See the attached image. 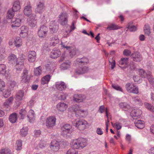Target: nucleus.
Segmentation results:
<instances>
[{
    "mask_svg": "<svg viewBox=\"0 0 154 154\" xmlns=\"http://www.w3.org/2000/svg\"><path fill=\"white\" fill-rule=\"evenodd\" d=\"M14 44L15 46L17 48L21 46L22 44L21 39L19 37L16 38L14 40Z\"/></svg>",
    "mask_w": 154,
    "mask_h": 154,
    "instance_id": "33",
    "label": "nucleus"
},
{
    "mask_svg": "<svg viewBox=\"0 0 154 154\" xmlns=\"http://www.w3.org/2000/svg\"><path fill=\"white\" fill-rule=\"evenodd\" d=\"M17 120V115L15 113L11 114L9 117V121L12 123H15Z\"/></svg>",
    "mask_w": 154,
    "mask_h": 154,
    "instance_id": "37",
    "label": "nucleus"
},
{
    "mask_svg": "<svg viewBox=\"0 0 154 154\" xmlns=\"http://www.w3.org/2000/svg\"><path fill=\"white\" fill-rule=\"evenodd\" d=\"M144 105L147 109L154 113V106L153 105L148 103H145Z\"/></svg>",
    "mask_w": 154,
    "mask_h": 154,
    "instance_id": "36",
    "label": "nucleus"
},
{
    "mask_svg": "<svg viewBox=\"0 0 154 154\" xmlns=\"http://www.w3.org/2000/svg\"><path fill=\"white\" fill-rule=\"evenodd\" d=\"M24 16L23 15H19L18 18H14L12 20L11 26L12 27H19L20 26V22L24 19Z\"/></svg>",
    "mask_w": 154,
    "mask_h": 154,
    "instance_id": "5",
    "label": "nucleus"
},
{
    "mask_svg": "<svg viewBox=\"0 0 154 154\" xmlns=\"http://www.w3.org/2000/svg\"><path fill=\"white\" fill-rule=\"evenodd\" d=\"M125 88L128 92L130 93L135 94L138 93V88L132 82L127 83L125 85Z\"/></svg>",
    "mask_w": 154,
    "mask_h": 154,
    "instance_id": "2",
    "label": "nucleus"
},
{
    "mask_svg": "<svg viewBox=\"0 0 154 154\" xmlns=\"http://www.w3.org/2000/svg\"><path fill=\"white\" fill-rule=\"evenodd\" d=\"M61 54V52L59 49L54 48L50 53V56L51 58L55 59L60 57Z\"/></svg>",
    "mask_w": 154,
    "mask_h": 154,
    "instance_id": "17",
    "label": "nucleus"
},
{
    "mask_svg": "<svg viewBox=\"0 0 154 154\" xmlns=\"http://www.w3.org/2000/svg\"><path fill=\"white\" fill-rule=\"evenodd\" d=\"M59 42V39L57 36H55L51 39L50 45L51 46H54L58 44Z\"/></svg>",
    "mask_w": 154,
    "mask_h": 154,
    "instance_id": "31",
    "label": "nucleus"
},
{
    "mask_svg": "<svg viewBox=\"0 0 154 154\" xmlns=\"http://www.w3.org/2000/svg\"><path fill=\"white\" fill-rule=\"evenodd\" d=\"M142 114L141 111L139 109H134L131 113V115L134 117H139Z\"/></svg>",
    "mask_w": 154,
    "mask_h": 154,
    "instance_id": "29",
    "label": "nucleus"
},
{
    "mask_svg": "<svg viewBox=\"0 0 154 154\" xmlns=\"http://www.w3.org/2000/svg\"><path fill=\"white\" fill-rule=\"evenodd\" d=\"M76 49L75 48L73 49L70 53V56L71 57L74 56L76 54Z\"/></svg>",
    "mask_w": 154,
    "mask_h": 154,
    "instance_id": "64",
    "label": "nucleus"
},
{
    "mask_svg": "<svg viewBox=\"0 0 154 154\" xmlns=\"http://www.w3.org/2000/svg\"><path fill=\"white\" fill-rule=\"evenodd\" d=\"M28 128L23 127L20 131V135L22 137H25L27 134Z\"/></svg>",
    "mask_w": 154,
    "mask_h": 154,
    "instance_id": "45",
    "label": "nucleus"
},
{
    "mask_svg": "<svg viewBox=\"0 0 154 154\" xmlns=\"http://www.w3.org/2000/svg\"><path fill=\"white\" fill-rule=\"evenodd\" d=\"M139 74L143 78H145L147 76L150 75V73L149 72L148 73H146L144 70L143 69H140L139 70Z\"/></svg>",
    "mask_w": 154,
    "mask_h": 154,
    "instance_id": "35",
    "label": "nucleus"
},
{
    "mask_svg": "<svg viewBox=\"0 0 154 154\" xmlns=\"http://www.w3.org/2000/svg\"><path fill=\"white\" fill-rule=\"evenodd\" d=\"M48 28L45 26H41L38 29V36L39 37L44 38L47 34Z\"/></svg>",
    "mask_w": 154,
    "mask_h": 154,
    "instance_id": "6",
    "label": "nucleus"
},
{
    "mask_svg": "<svg viewBox=\"0 0 154 154\" xmlns=\"http://www.w3.org/2000/svg\"><path fill=\"white\" fill-rule=\"evenodd\" d=\"M87 122L83 120L78 121L76 123V127L80 130H84L85 128Z\"/></svg>",
    "mask_w": 154,
    "mask_h": 154,
    "instance_id": "10",
    "label": "nucleus"
},
{
    "mask_svg": "<svg viewBox=\"0 0 154 154\" xmlns=\"http://www.w3.org/2000/svg\"><path fill=\"white\" fill-rule=\"evenodd\" d=\"M54 23V24H53V26L51 25L49 29L52 32L54 33L57 32L58 29V26L54 24V23Z\"/></svg>",
    "mask_w": 154,
    "mask_h": 154,
    "instance_id": "48",
    "label": "nucleus"
},
{
    "mask_svg": "<svg viewBox=\"0 0 154 154\" xmlns=\"http://www.w3.org/2000/svg\"><path fill=\"white\" fill-rule=\"evenodd\" d=\"M88 70V68L86 66L79 67L75 69V72L78 75L82 74L87 72Z\"/></svg>",
    "mask_w": 154,
    "mask_h": 154,
    "instance_id": "19",
    "label": "nucleus"
},
{
    "mask_svg": "<svg viewBox=\"0 0 154 154\" xmlns=\"http://www.w3.org/2000/svg\"><path fill=\"white\" fill-rule=\"evenodd\" d=\"M128 58L127 57L121 58L119 61V66L122 67V66L124 65L123 68H126L128 63Z\"/></svg>",
    "mask_w": 154,
    "mask_h": 154,
    "instance_id": "25",
    "label": "nucleus"
},
{
    "mask_svg": "<svg viewBox=\"0 0 154 154\" xmlns=\"http://www.w3.org/2000/svg\"><path fill=\"white\" fill-rule=\"evenodd\" d=\"M114 125H115L116 128L117 130H119L121 128L122 126L121 124L119 122H116L115 123Z\"/></svg>",
    "mask_w": 154,
    "mask_h": 154,
    "instance_id": "63",
    "label": "nucleus"
},
{
    "mask_svg": "<svg viewBox=\"0 0 154 154\" xmlns=\"http://www.w3.org/2000/svg\"><path fill=\"white\" fill-rule=\"evenodd\" d=\"M70 144L72 148L81 149L87 145L86 140L84 138H79L73 140Z\"/></svg>",
    "mask_w": 154,
    "mask_h": 154,
    "instance_id": "1",
    "label": "nucleus"
},
{
    "mask_svg": "<svg viewBox=\"0 0 154 154\" xmlns=\"http://www.w3.org/2000/svg\"><path fill=\"white\" fill-rule=\"evenodd\" d=\"M144 31L145 33L149 35L150 33V29L149 25L148 24H145L144 27Z\"/></svg>",
    "mask_w": 154,
    "mask_h": 154,
    "instance_id": "44",
    "label": "nucleus"
},
{
    "mask_svg": "<svg viewBox=\"0 0 154 154\" xmlns=\"http://www.w3.org/2000/svg\"><path fill=\"white\" fill-rule=\"evenodd\" d=\"M148 79V80L150 83L153 86H154V78L151 77V74L150 73V75L147 76L146 77Z\"/></svg>",
    "mask_w": 154,
    "mask_h": 154,
    "instance_id": "50",
    "label": "nucleus"
},
{
    "mask_svg": "<svg viewBox=\"0 0 154 154\" xmlns=\"http://www.w3.org/2000/svg\"><path fill=\"white\" fill-rule=\"evenodd\" d=\"M73 108L74 111L76 115H82V116H83L84 115H87L88 114V112L87 110H84L80 109L79 106L77 105H74Z\"/></svg>",
    "mask_w": 154,
    "mask_h": 154,
    "instance_id": "9",
    "label": "nucleus"
},
{
    "mask_svg": "<svg viewBox=\"0 0 154 154\" xmlns=\"http://www.w3.org/2000/svg\"><path fill=\"white\" fill-rule=\"evenodd\" d=\"M134 124L135 126L138 128H143L144 126L143 122L140 120H138L135 121Z\"/></svg>",
    "mask_w": 154,
    "mask_h": 154,
    "instance_id": "30",
    "label": "nucleus"
},
{
    "mask_svg": "<svg viewBox=\"0 0 154 154\" xmlns=\"http://www.w3.org/2000/svg\"><path fill=\"white\" fill-rule=\"evenodd\" d=\"M29 117H27L29 119V121L30 122H33L35 120V115H31L29 116Z\"/></svg>",
    "mask_w": 154,
    "mask_h": 154,
    "instance_id": "60",
    "label": "nucleus"
},
{
    "mask_svg": "<svg viewBox=\"0 0 154 154\" xmlns=\"http://www.w3.org/2000/svg\"><path fill=\"white\" fill-rule=\"evenodd\" d=\"M23 12L25 15L28 17L31 14L32 12V7L30 4L25 7Z\"/></svg>",
    "mask_w": 154,
    "mask_h": 154,
    "instance_id": "22",
    "label": "nucleus"
},
{
    "mask_svg": "<svg viewBox=\"0 0 154 154\" xmlns=\"http://www.w3.org/2000/svg\"><path fill=\"white\" fill-rule=\"evenodd\" d=\"M59 142L56 140H54L51 143L50 148L51 150L54 151H57L60 148Z\"/></svg>",
    "mask_w": 154,
    "mask_h": 154,
    "instance_id": "13",
    "label": "nucleus"
},
{
    "mask_svg": "<svg viewBox=\"0 0 154 154\" xmlns=\"http://www.w3.org/2000/svg\"><path fill=\"white\" fill-rule=\"evenodd\" d=\"M67 14L66 13H63L60 15L59 21L62 25H64L67 23Z\"/></svg>",
    "mask_w": 154,
    "mask_h": 154,
    "instance_id": "12",
    "label": "nucleus"
},
{
    "mask_svg": "<svg viewBox=\"0 0 154 154\" xmlns=\"http://www.w3.org/2000/svg\"><path fill=\"white\" fill-rule=\"evenodd\" d=\"M133 79L135 82H139L140 83L141 82V80H140V77L138 76H134L133 77Z\"/></svg>",
    "mask_w": 154,
    "mask_h": 154,
    "instance_id": "56",
    "label": "nucleus"
},
{
    "mask_svg": "<svg viewBox=\"0 0 154 154\" xmlns=\"http://www.w3.org/2000/svg\"><path fill=\"white\" fill-rule=\"evenodd\" d=\"M72 126L69 124H65L61 128V130L66 134L67 133L70 134L72 132L71 130Z\"/></svg>",
    "mask_w": 154,
    "mask_h": 154,
    "instance_id": "18",
    "label": "nucleus"
},
{
    "mask_svg": "<svg viewBox=\"0 0 154 154\" xmlns=\"http://www.w3.org/2000/svg\"><path fill=\"white\" fill-rule=\"evenodd\" d=\"M25 56L24 55L22 54L16 60V69L18 70H21L24 65V60Z\"/></svg>",
    "mask_w": 154,
    "mask_h": 154,
    "instance_id": "4",
    "label": "nucleus"
},
{
    "mask_svg": "<svg viewBox=\"0 0 154 154\" xmlns=\"http://www.w3.org/2000/svg\"><path fill=\"white\" fill-rule=\"evenodd\" d=\"M6 66L4 64H0V74L5 75L6 77L9 76L8 72L6 70Z\"/></svg>",
    "mask_w": 154,
    "mask_h": 154,
    "instance_id": "21",
    "label": "nucleus"
},
{
    "mask_svg": "<svg viewBox=\"0 0 154 154\" xmlns=\"http://www.w3.org/2000/svg\"><path fill=\"white\" fill-rule=\"evenodd\" d=\"M36 17V15L32 14V17L31 16L27 20L28 24L31 27H34L36 25L37 21L35 19Z\"/></svg>",
    "mask_w": 154,
    "mask_h": 154,
    "instance_id": "11",
    "label": "nucleus"
},
{
    "mask_svg": "<svg viewBox=\"0 0 154 154\" xmlns=\"http://www.w3.org/2000/svg\"><path fill=\"white\" fill-rule=\"evenodd\" d=\"M56 118L54 116H51L48 118L46 120V126L48 128H51L54 127L55 125Z\"/></svg>",
    "mask_w": 154,
    "mask_h": 154,
    "instance_id": "3",
    "label": "nucleus"
},
{
    "mask_svg": "<svg viewBox=\"0 0 154 154\" xmlns=\"http://www.w3.org/2000/svg\"><path fill=\"white\" fill-rule=\"evenodd\" d=\"M45 9V6L43 3L39 2L36 3V7L35 9L36 13H42Z\"/></svg>",
    "mask_w": 154,
    "mask_h": 154,
    "instance_id": "7",
    "label": "nucleus"
},
{
    "mask_svg": "<svg viewBox=\"0 0 154 154\" xmlns=\"http://www.w3.org/2000/svg\"><path fill=\"white\" fill-rule=\"evenodd\" d=\"M73 148L69 149L67 152V154H77V152Z\"/></svg>",
    "mask_w": 154,
    "mask_h": 154,
    "instance_id": "52",
    "label": "nucleus"
},
{
    "mask_svg": "<svg viewBox=\"0 0 154 154\" xmlns=\"http://www.w3.org/2000/svg\"><path fill=\"white\" fill-rule=\"evenodd\" d=\"M131 57L134 61L136 62H140L142 59L141 54L138 52L133 53L131 54Z\"/></svg>",
    "mask_w": 154,
    "mask_h": 154,
    "instance_id": "14",
    "label": "nucleus"
},
{
    "mask_svg": "<svg viewBox=\"0 0 154 154\" xmlns=\"http://www.w3.org/2000/svg\"><path fill=\"white\" fill-rule=\"evenodd\" d=\"M15 11L12 8L9 9L8 11L7 17L11 19L14 16Z\"/></svg>",
    "mask_w": 154,
    "mask_h": 154,
    "instance_id": "42",
    "label": "nucleus"
},
{
    "mask_svg": "<svg viewBox=\"0 0 154 154\" xmlns=\"http://www.w3.org/2000/svg\"><path fill=\"white\" fill-rule=\"evenodd\" d=\"M76 63L80 65H84L85 64L84 63L83 61H82L80 58H78L75 61Z\"/></svg>",
    "mask_w": 154,
    "mask_h": 154,
    "instance_id": "59",
    "label": "nucleus"
},
{
    "mask_svg": "<svg viewBox=\"0 0 154 154\" xmlns=\"http://www.w3.org/2000/svg\"><path fill=\"white\" fill-rule=\"evenodd\" d=\"M119 28H120L119 26L113 24H112L109 25L107 28V29L110 30H117Z\"/></svg>",
    "mask_w": 154,
    "mask_h": 154,
    "instance_id": "39",
    "label": "nucleus"
},
{
    "mask_svg": "<svg viewBox=\"0 0 154 154\" xmlns=\"http://www.w3.org/2000/svg\"><path fill=\"white\" fill-rule=\"evenodd\" d=\"M70 65V62L69 61H67L61 64V68L62 69H66L69 67Z\"/></svg>",
    "mask_w": 154,
    "mask_h": 154,
    "instance_id": "41",
    "label": "nucleus"
},
{
    "mask_svg": "<svg viewBox=\"0 0 154 154\" xmlns=\"http://www.w3.org/2000/svg\"><path fill=\"white\" fill-rule=\"evenodd\" d=\"M86 98L84 95L81 94H75L73 96L74 100L77 102H81L83 101Z\"/></svg>",
    "mask_w": 154,
    "mask_h": 154,
    "instance_id": "20",
    "label": "nucleus"
},
{
    "mask_svg": "<svg viewBox=\"0 0 154 154\" xmlns=\"http://www.w3.org/2000/svg\"><path fill=\"white\" fill-rule=\"evenodd\" d=\"M17 150H20L22 149V141L20 140H18L16 142Z\"/></svg>",
    "mask_w": 154,
    "mask_h": 154,
    "instance_id": "49",
    "label": "nucleus"
},
{
    "mask_svg": "<svg viewBox=\"0 0 154 154\" xmlns=\"http://www.w3.org/2000/svg\"><path fill=\"white\" fill-rule=\"evenodd\" d=\"M54 64L53 63L47 64L45 66L46 70L48 71H53L54 70Z\"/></svg>",
    "mask_w": 154,
    "mask_h": 154,
    "instance_id": "40",
    "label": "nucleus"
},
{
    "mask_svg": "<svg viewBox=\"0 0 154 154\" xmlns=\"http://www.w3.org/2000/svg\"><path fill=\"white\" fill-rule=\"evenodd\" d=\"M12 9L15 11L20 10V2L19 1H17L14 2Z\"/></svg>",
    "mask_w": 154,
    "mask_h": 154,
    "instance_id": "32",
    "label": "nucleus"
},
{
    "mask_svg": "<svg viewBox=\"0 0 154 154\" xmlns=\"http://www.w3.org/2000/svg\"><path fill=\"white\" fill-rule=\"evenodd\" d=\"M57 107L59 110L63 112L68 107V105L66 103H60L57 104Z\"/></svg>",
    "mask_w": 154,
    "mask_h": 154,
    "instance_id": "23",
    "label": "nucleus"
},
{
    "mask_svg": "<svg viewBox=\"0 0 154 154\" xmlns=\"http://www.w3.org/2000/svg\"><path fill=\"white\" fill-rule=\"evenodd\" d=\"M21 32L25 34V35H27V32L28 31V27L26 26H22L20 28Z\"/></svg>",
    "mask_w": 154,
    "mask_h": 154,
    "instance_id": "47",
    "label": "nucleus"
},
{
    "mask_svg": "<svg viewBox=\"0 0 154 154\" xmlns=\"http://www.w3.org/2000/svg\"><path fill=\"white\" fill-rule=\"evenodd\" d=\"M28 72L26 69H24L23 72L22 74L21 77V82L22 83H26L28 82L30 79L29 77L28 76Z\"/></svg>",
    "mask_w": 154,
    "mask_h": 154,
    "instance_id": "16",
    "label": "nucleus"
},
{
    "mask_svg": "<svg viewBox=\"0 0 154 154\" xmlns=\"http://www.w3.org/2000/svg\"><path fill=\"white\" fill-rule=\"evenodd\" d=\"M10 94V91L9 90H5L3 93V96L5 98H7L8 97Z\"/></svg>",
    "mask_w": 154,
    "mask_h": 154,
    "instance_id": "53",
    "label": "nucleus"
},
{
    "mask_svg": "<svg viewBox=\"0 0 154 154\" xmlns=\"http://www.w3.org/2000/svg\"><path fill=\"white\" fill-rule=\"evenodd\" d=\"M42 67L40 66H39L38 67L34 69V73L36 76H39L42 73Z\"/></svg>",
    "mask_w": 154,
    "mask_h": 154,
    "instance_id": "38",
    "label": "nucleus"
},
{
    "mask_svg": "<svg viewBox=\"0 0 154 154\" xmlns=\"http://www.w3.org/2000/svg\"><path fill=\"white\" fill-rule=\"evenodd\" d=\"M111 60H111H109V61L111 65V68L112 69L115 66L116 62L113 59H112Z\"/></svg>",
    "mask_w": 154,
    "mask_h": 154,
    "instance_id": "57",
    "label": "nucleus"
},
{
    "mask_svg": "<svg viewBox=\"0 0 154 154\" xmlns=\"http://www.w3.org/2000/svg\"><path fill=\"white\" fill-rule=\"evenodd\" d=\"M0 154H12L11 150L9 149L5 148L0 150Z\"/></svg>",
    "mask_w": 154,
    "mask_h": 154,
    "instance_id": "43",
    "label": "nucleus"
},
{
    "mask_svg": "<svg viewBox=\"0 0 154 154\" xmlns=\"http://www.w3.org/2000/svg\"><path fill=\"white\" fill-rule=\"evenodd\" d=\"M27 112L26 110L24 109H21L19 112V114L20 116V118L21 119H23L24 117L26 116Z\"/></svg>",
    "mask_w": 154,
    "mask_h": 154,
    "instance_id": "46",
    "label": "nucleus"
},
{
    "mask_svg": "<svg viewBox=\"0 0 154 154\" xmlns=\"http://www.w3.org/2000/svg\"><path fill=\"white\" fill-rule=\"evenodd\" d=\"M36 56V54L34 51H29L28 52V59L30 62L35 61Z\"/></svg>",
    "mask_w": 154,
    "mask_h": 154,
    "instance_id": "15",
    "label": "nucleus"
},
{
    "mask_svg": "<svg viewBox=\"0 0 154 154\" xmlns=\"http://www.w3.org/2000/svg\"><path fill=\"white\" fill-rule=\"evenodd\" d=\"M24 95V92L22 91H18L16 94L15 97L16 100L18 101L22 100L23 97Z\"/></svg>",
    "mask_w": 154,
    "mask_h": 154,
    "instance_id": "28",
    "label": "nucleus"
},
{
    "mask_svg": "<svg viewBox=\"0 0 154 154\" xmlns=\"http://www.w3.org/2000/svg\"><path fill=\"white\" fill-rule=\"evenodd\" d=\"M112 87L115 90L122 92V88L118 85H116L115 84H112Z\"/></svg>",
    "mask_w": 154,
    "mask_h": 154,
    "instance_id": "51",
    "label": "nucleus"
},
{
    "mask_svg": "<svg viewBox=\"0 0 154 154\" xmlns=\"http://www.w3.org/2000/svg\"><path fill=\"white\" fill-rule=\"evenodd\" d=\"M5 87L4 82L1 79H0V91H2L4 90V88Z\"/></svg>",
    "mask_w": 154,
    "mask_h": 154,
    "instance_id": "54",
    "label": "nucleus"
},
{
    "mask_svg": "<svg viewBox=\"0 0 154 154\" xmlns=\"http://www.w3.org/2000/svg\"><path fill=\"white\" fill-rule=\"evenodd\" d=\"M8 59L9 62L12 64L15 63V62L17 60L16 56L13 54L10 55L8 57Z\"/></svg>",
    "mask_w": 154,
    "mask_h": 154,
    "instance_id": "34",
    "label": "nucleus"
},
{
    "mask_svg": "<svg viewBox=\"0 0 154 154\" xmlns=\"http://www.w3.org/2000/svg\"><path fill=\"white\" fill-rule=\"evenodd\" d=\"M132 100L135 102H140L141 100L138 97H132Z\"/></svg>",
    "mask_w": 154,
    "mask_h": 154,
    "instance_id": "61",
    "label": "nucleus"
},
{
    "mask_svg": "<svg viewBox=\"0 0 154 154\" xmlns=\"http://www.w3.org/2000/svg\"><path fill=\"white\" fill-rule=\"evenodd\" d=\"M119 106L123 110L126 111L131 108L130 105L127 103L125 102H121L119 103Z\"/></svg>",
    "mask_w": 154,
    "mask_h": 154,
    "instance_id": "26",
    "label": "nucleus"
},
{
    "mask_svg": "<svg viewBox=\"0 0 154 154\" xmlns=\"http://www.w3.org/2000/svg\"><path fill=\"white\" fill-rule=\"evenodd\" d=\"M80 59L83 61L84 63L87 64L89 62V60L88 58L86 57H83Z\"/></svg>",
    "mask_w": 154,
    "mask_h": 154,
    "instance_id": "62",
    "label": "nucleus"
},
{
    "mask_svg": "<svg viewBox=\"0 0 154 154\" xmlns=\"http://www.w3.org/2000/svg\"><path fill=\"white\" fill-rule=\"evenodd\" d=\"M55 86L57 90L60 91L65 90L66 88V85L63 82H57L55 83Z\"/></svg>",
    "mask_w": 154,
    "mask_h": 154,
    "instance_id": "8",
    "label": "nucleus"
},
{
    "mask_svg": "<svg viewBox=\"0 0 154 154\" xmlns=\"http://www.w3.org/2000/svg\"><path fill=\"white\" fill-rule=\"evenodd\" d=\"M50 75H48L42 77L41 80V83L42 85L47 84L49 82L51 79Z\"/></svg>",
    "mask_w": 154,
    "mask_h": 154,
    "instance_id": "27",
    "label": "nucleus"
},
{
    "mask_svg": "<svg viewBox=\"0 0 154 154\" xmlns=\"http://www.w3.org/2000/svg\"><path fill=\"white\" fill-rule=\"evenodd\" d=\"M130 69L132 70H136V66L134 63H132L130 65Z\"/></svg>",
    "mask_w": 154,
    "mask_h": 154,
    "instance_id": "55",
    "label": "nucleus"
},
{
    "mask_svg": "<svg viewBox=\"0 0 154 154\" xmlns=\"http://www.w3.org/2000/svg\"><path fill=\"white\" fill-rule=\"evenodd\" d=\"M13 100L14 98L13 97H11L7 99L3 103L4 107L8 108L12 104Z\"/></svg>",
    "mask_w": 154,
    "mask_h": 154,
    "instance_id": "24",
    "label": "nucleus"
},
{
    "mask_svg": "<svg viewBox=\"0 0 154 154\" xmlns=\"http://www.w3.org/2000/svg\"><path fill=\"white\" fill-rule=\"evenodd\" d=\"M124 55L126 56H129L131 54V51L128 50H125L123 52Z\"/></svg>",
    "mask_w": 154,
    "mask_h": 154,
    "instance_id": "58",
    "label": "nucleus"
}]
</instances>
